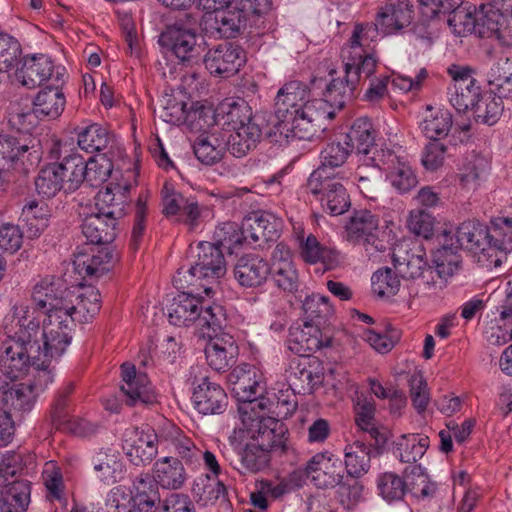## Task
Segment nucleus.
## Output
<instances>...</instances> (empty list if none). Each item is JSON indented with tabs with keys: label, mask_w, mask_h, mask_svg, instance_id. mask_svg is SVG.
Masks as SVG:
<instances>
[{
	"label": "nucleus",
	"mask_w": 512,
	"mask_h": 512,
	"mask_svg": "<svg viewBox=\"0 0 512 512\" xmlns=\"http://www.w3.org/2000/svg\"><path fill=\"white\" fill-rule=\"evenodd\" d=\"M130 494L136 512H155L162 501L159 486L148 473H142L135 478Z\"/></svg>",
	"instance_id": "c756f323"
},
{
	"label": "nucleus",
	"mask_w": 512,
	"mask_h": 512,
	"mask_svg": "<svg viewBox=\"0 0 512 512\" xmlns=\"http://www.w3.org/2000/svg\"><path fill=\"white\" fill-rule=\"evenodd\" d=\"M186 103L169 101V103L163 107L160 118L165 122L174 125L188 124L192 129H203L201 120L207 115V110L204 107L187 110Z\"/></svg>",
	"instance_id": "a19ab883"
},
{
	"label": "nucleus",
	"mask_w": 512,
	"mask_h": 512,
	"mask_svg": "<svg viewBox=\"0 0 512 512\" xmlns=\"http://www.w3.org/2000/svg\"><path fill=\"white\" fill-rule=\"evenodd\" d=\"M489 169V163L484 157L474 155L460 169V184L463 188H477L480 182L486 178Z\"/></svg>",
	"instance_id": "e2e57ef3"
},
{
	"label": "nucleus",
	"mask_w": 512,
	"mask_h": 512,
	"mask_svg": "<svg viewBox=\"0 0 512 512\" xmlns=\"http://www.w3.org/2000/svg\"><path fill=\"white\" fill-rule=\"evenodd\" d=\"M107 151L89 158L85 162V181L92 187H97L108 180L113 171V162Z\"/></svg>",
	"instance_id": "13d9d810"
},
{
	"label": "nucleus",
	"mask_w": 512,
	"mask_h": 512,
	"mask_svg": "<svg viewBox=\"0 0 512 512\" xmlns=\"http://www.w3.org/2000/svg\"><path fill=\"white\" fill-rule=\"evenodd\" d=\"M222 331L209 337L210 341L205 348L208 365L218 372H224L235 363L238 347L232 336L221 335Z\"/></svg>",
	"instance_id": "bb28decb"
},
{
	"label": "nucleus",
	"mask_w": 512,
	"mask_h": 512,
	"mask_svg": "<svg viewBox=\"0 0 512 512\" xmlns=\"http://www.w3.org/2000/svg\"><path fill=\"white\" fill-rule=\"evenodd\" d=\"M74 297L65 285L64 281L55 278H45L38 282L32 292V300L35 306L50 313L55 310H65L68 299Z\"/></svg>",
	"instance_id": "6ab92c4d"
},
{
	"label": "nucleus",
	"mask_w": 512,
	"mask_h": 512,
	"mask_svg": "<svg viewBox=\"0 0 512 512\" xmlns=\"http://www.w3.org/2000/svg\"><path fill=\"white\" fill-rule=\"evenodd\" d=\"M130 185L110 183L100 190L95 197V209L101 213L120 220L126 214L129 203Z\"/></svg>",
	"instance_id": "a878e982"
},
{
	"label": "nucleus",
	"mask_w": 512,
	"mask_h": 512,
	"mask_svg": "<svg viewBox=\"0 0 512 512\" xmlns=\"http://www.w3.org/2000/svg\"><path fill=\"white\" fill-rule=\"evenodd\" d=\"M307 191L320 202L322 209L332 216L342 215L351 206L346 188L342 183L316 169L308 178Z\"/></svg>",
	"instance_id": "1a4fd4ad"
},
{
	"label": "nucleus",
	"mask_w": 512,
	"mask_h": 512,
	"mask_svg": "<svg viewBox=\"0 0 512 512\" xmlns=\"http://www.w3.org/2000/svg\"><path fill=\"white\" fill-rule=\"evenodd\" d=\"M92 464L97 479L108 485L115 483L123 470L121 454L113 447L100 448L93 455Z\"/></svg>",
	"instance_id": "f704fd0d"
},
{
	"label": "nucleus",
	"mask_w": 512,
	"mask_h": 512,
	"mask_svg": "<svg viewBox=\"0 0 512 512\" xmlns=\"http://www.w3.org/2000/svg\"><path fill=\"white\" fill-rule=\"evenodd\" d=\"M198 287L180 291L168 305L169 322L175 326L196 325L204 337L214 336L226 325V314L222 306L211 303L195 293Z\"/></svg>",
	"instance_id": "f03ea898"
},
{
	"label": "nucleus",
	"mask_w": 512,
	"mask_h": 512,
	"mask_svg": "<svg viewBox=\"0 0 512 512\" xmlns=\"http://www.w3.org/2000/svg\"><path fill=\"white\" fill-rule=\"evenodd\" d=\"M194 408L203 415H219L228 406V396L222 386L203 377L195 384L192 394Z\"/></svg>",
	"instance_id": "a211bd4d"
},
{
	"label": "nucleus",
	"mask_w": 512,
	"mask_h": 512,
	"mask_svg": "<svg viewBox=\"0 0 512 512\" xmlns=\"http://www.w3.org/2000/svg\"><path fill=\"white\" fill-rule=\"evenodd\" d=\"M247 17L244 12L237 7H227L208 16L207 22H211L210 28L215 31L219 37L235 38L240 29L245 26Z\"/></svg>",
	"instance_id": "c9c22d12"
},
{
	"label": "nucleus",
	"mask_w": 512,
	"mask_h": 512,
	"mask_svg": "<svg viewBox=\"0 0 512 512\" xmlns=\"http://www.w3.org/2000/svg\"><path fill=\"white\" fill-rule=\"evenodd\" d=\"M286 373L289 387L302 395L313 393L324 380L323 368L316 358H293L289 362Z\"/></svg>",
	"instance_id": "4468645a"
},
{
	"label": "nucleus",
	"mask_w": 512,
	"mask_h": 512,
	"mask_svg": "<svg viewBox=\"0 0 512 512\" xmlns=\"http://www.w3.org/2000/svg\"><path fill=\"white\" fill-rule=\"evenodd\" d=\"M214 120L216 124L229 130L245 127L246 123L256 122L252 116L251 107L244 100L222 103L216 110Z\"/></svg>",
	"instance_id": "4c0bfd02"
},
{
	"label": "nucleus",
	"mask_w": 512,
	"mask_h": 512,
	"mask_svg": "<svg viewBox=\"0 0 512 512\" xmlns=\"http://www.w3.org/2000/svg\"><path fill=\"white\" fill-rule=\"evenodd\" d=\"M503 97L499 94L498 96H481L472 110L476 122L490 126L494 125L500 119L504 109Z\"/></svg>",
	"instance_id": "0e129e2a"
},
{
	"label": "nucleus",
	"mask_w": 512,
	"mask_h": 512,
	"mask_svg": "<svg viewBox=\"0 0 512 512\" xmlns=\"http://www.w3.org/2000/svg\"><path fill=\"white\" fill-rule=\"evenodd\" d=\"M487 78L495 94L508 96L512 93V59H498L488 72Z\"/></svg>",
	"instance_id": "5fc2aeb1"
},
{
	"label": "nucleus",
	"mask_w": 512,
	"mask_h": 512,
	"mask_svg": "<svg viewBox=\"0 0 512 512\" xmlns=\"http://www.w3.org/2000/svg\"><path fill=\"white\" fill-rule=\"evenodd\" d=\"M379 219L371 211L358 210L346 224L348 240L362 245L369 257L372 251H384L387 243L378 237Z\"/></svg>",
	"instance_id": "f8f14e48"
},
{
	"label": "nucleus",
	"mask_w": 512,
	"mask_h": 512,
	"mask_svg": "<svg viewBox=\"0 0 512 512\" xmlns=\"http://www.w3.org/2000/svg\"><path fill=\"white\" fill-rule=\"evenodd\" d=\"M241 418L251 442L269 452L286 451L288 429L283 422L260 411L243 412Z\"/></svg>",
	"instance_id": "6e6552de"
},
{
	"label": "nucleus",
	"mask_w": 512,
	"mask_h": 512,
	"mask_svg": "<svg viewBox=\"0 0 512 512\" xmlns=\"http://www.w3.org/2000/svg\"><path fill=\"white\" fill-rule=\"evenodd\" d=\"M408 482L395 473L382 474L377 481L380 495L387 501L400 500L409 489L416 497H429L435 492V485L429 481L421 465H410L404 470Z\"/></svg>",
	"instance_id": "423d86ee"
},
{
	"label": "nucleus",
	"mask_w": 512,
	"mask_h": 512,
	"mask_svg": "<svg viewBox=\"0 0 512 512\" xmlns=\"http://www.w3.org/2000/svg\"><path fill=\"white\" fill-rule=\"evenodd\" d=\"M310 100L308 85L299 80L286 82L275 97V115L277 119L290 118L295 112H300Z\"/></svg>",
	"instance_id": "412c9836"
},
{
	"label": "nucleus",
	"mask_w": 512,
	"mask_h": 512,
	"mask_svg": "<svg viewBox=\"0 0 512 512\" xmlns=\"http://www.w3.org/2000/svg\"><path fill=\"white\" fill-rule=\"evenodd\" d=\"M428 447V436L406 434L398 439L394 453L401 462L416 465L415 463L423 457Z\"/></svg>",
	"instance_id": "49530a36"
},
{
	"label": "nucleus",
	"mask_w": 512,
	"mask_h": 512,
	"mask_svg": "<svg viewBox=\"0 0 512 512\" xmlns=\"http://www.w3.org/2000/svg\"><path fill=\"white\" fill-rule=\"evenodd\" d=\"M47 158L54 161L65 185V193L76 191L85 181V160L71 143L54 140L47 150Z\"/></svg>",
	"instance_id": "9d476101"
},
{
	"label": "nucleus",
	"mask_w": 512,
	"mask_h": 512,
	"mask_svg": "<svg viewBox=\"0 0 512 512\" xmlns=\"http://www.w3.org/2000/svg\"><path fill=\"white\" fill-rule=\"evenodd\" d=\"M232 131L225 144L227 150L237 158H242L254 150L262 138V129L256 122L246 123L245 127Z\"/></svg>",
	"instance_id": "e433bc0d"
},
{
	"label": "nucleus",
	"mask_w": 512,
	"mask_h": 512,
	"mask_svg": "<svg viewBox=\"0 0 512 512\" xmlns=\"http://www.w3.org/2000/svg\"><path fill=\"white\" fill-rule=\"evenodd\" d=\"M343 57L347 59L345 63V73L355 74L357 83L361 76L365 78L371 77L376 69L378 60L375 58L374 52L371 53H346Z\"/></svg>",
	"instance_id": "774afa93"
},
{
	"label": "nucleus",
	"mask_w": 512,
	"mask_h": 512,
	"mask_svg": "<svg viewBox=\"0 0 512 512\" xmlns=\"http://www.w3.org/2000/svg\"><path fill=\"white\" fill-rule=\"evenodd\" d=\"M296 393L290 387L281 389L272 398L261 397L251 402V411H260L266 416H274V418L286 419L290 417L297 409L298 402Z\"/></svg>",
	"instance_id": "cd10ccee"
},
{
	"label": "nucleus",
	"mask_w": 512,
	"mask_h": 512,
	"mask_svg": "<svg viewBox=\"0 0 512 512\" xmlns=\"http://www.w3.org/2000/svg\"><path fill=\"white\" fill-rule=\"evenodd\" d=\"M81 230L90 243L108 246L119 233V220L96 210L83 219Z\"/></svg>",
	"instance_id": "4be33fe9"
},
{
	"label": "nucleus",
	"mask_w": 512,
	"mask_h": 512,
	"mask_svg": "<svg viewBox=\"0 0 512 512\" xmlns=\"http://www.w3.org/2000/svg\"><path fill=\"white\" fill-rule=\"evenodd\" d=\"M488 235L487 225L468 220L461 223L453 234L449 233L448 240L454 243V247L468 250L481 267L492 269L501 265L502 257L494 254L495 248H491Z\"/></svg>",
	"instance_id": "20e7f679"
},
{
	"label": "nucleus",
	"mask_w": 512,
	"mask_h": 512,
	"mask_svg": "<svg viewBox=\"0 0 512 512\" xmlns=\"http://www.w3.org/2000/svg\"><path fill=\"white\" fill-rule=\"evenodd\" d=\"M226 149L225 140L220 139L215 133L199 135L193 145L196 158L208 166L218 163Z\"/></svg>",
	"instance_id": "a18cd8bd"
},
{
	"label": "nucleus",
	"mask_w": 512,
	"mask_h": 512,
	"mask_svg": "<svg viewBox=\"0 0 512 512\" xmlns=\"http://www.w3.org/2000/svg\"><path fill=\"white\" fill-rule=\"evenodd\" d=\"M36 191L46 198L54 197L58 192H65L63 178L60 177L54 161L41 168L35 179Z\"/></svg>",
	"instance_id": "bf43d9fd"
},
{
	"label": "nucleus",
	"mask_w": 512,
	"mask_h": 512,
	"mask_svg": "<svg viewBox=\"0 0 512 512\" xmlns=\"http://www.w3.org/2000/svg\"><path fill=\"white\" fill-rule=\"evenodd\" d=\"M203 62L211 75L229 78L238 73L245 64L246 53L240 45L225 42L209 49Z\"/></svg>",
	"instance_id": "ddd939ff"
},
{
	"label": "nucleus",
	"mask_w": 512,
	"mask_h": 512,
	"mask_svg": "<svg viewBox=\"0 0 512 512\" xmlns=\"http://www.w3.org/2000/svg\"><path fill=\"white\" fill-rule=\"evenodd\" d=\"M457 250L454 243L448 240V233H445L444 243L435 259L439 279L453 276L459 270L461 257L457 254Z\"/></svg>",
	"instance_id": "052dcab7"
},
{
	"label": "nucleus",
	"mask_w": 512,
	"mask_h": 512,
	"mask_svg": "<svg viewBox=\"0 0 512 512\" xmlns=\"http://www.w3.org/2000/svg\"><path fill=\"white\" fill-rule=\"evenodd\" d=\"M261 379V374L254 367L248 366L247 370L238 371L236 380L233 382V391L239 401L246 403V406L241 408L242 413L251 412V402L263 397L264 386Z\"/></svg>",
	"instance_id": "7c9ffc66"
},
{
	"label": "nucleus",
	"mask_w": 512,
	"mask_h": 512,
	"mask_svg": "<svg viewBox=\"0 0 512 512\" xmlns=\"http://www.w3.org/2000/svg\"><path fill=\"white\" fill-rule=\"evenodd\" d=\"M121 376V391L126 396L125 402L127 405H150L157 402L154 387L148 376L145 373L137 372L134 365L123 363L121 365Z\"/></svg>",
	"instance_id": "dca6fc26"
},
{
	"label": "nucleus",
	"mask_w": 512,
	"mask_h": 512,
	"mask_svg": "<svg viewBox=\"0 0 512 512\" xmlns=\"http://www.w3.org/2000/svg\"><path fill=\"white\" fill-rule=\"evenodd\" d=\"M44 378H36L33 383H18L12 392H6L2 399L4 411L12 414L30 412L35 404L37 392L44 390Z\"/></svg>",
	"instance_id": "c85d7f7f"
},
{
	"label": "nucleus",
	"mask_w": 512,
	"mask_h": 512,
	"mask_svg": "<svg viewBox=\"0 0 512 512\" xmlns=\"http://www.w3.org/2000/svg\"><path fill=\"white\" fill-rule=\"evenodd\" d=\"M187 21H176L166 27L161 33L159 42L167 48L184 66H193L202 59L204 49L197 43V35L194 29L195 19L186 15Z\"/></svg>",
	"instance_id": "39448f33"
},
{
	"label": "nucleus",
	"mask_w": 512,
	"mask_h": 512,
	"mask_svg": "<svg viewBox=\"0 0 512 512\" xmlns=\"http://www.w3.org/2000/svg\"><path fill=\"white\" fill-rule=\"evenodd\" d=\"M34 317L39 321L40 326V319ZM72 331L73 329H64L49 334L39 333L40 356L43 360L41 365H46L50 369L51 362L59 359L65 353L72 340Z\"/></svg>",
	"instance_id": "58836bf2"
},
{
	"label": "nucleus",
	"mask_w": 512,
	"mask_h": 512,
	"mask_svg": "<svg viewBox=\"0 0 512 512\" xmlns=\"http://www.w3.org/2000/svg\"><path fill=\"white\" fill-rule=\"evenodd\" d=\"M278 120L282 128L291 134V137L299 140L312 139L319 129L316 122L310 118L305 107L300 112L293 113L290 118Z\"/></svg>",
	"instance_id": "864d4df0"
},
{
	"label": "nucleus",
	"mask_w": 512,
	"mask_h": 512,
	"mask_svg": "<svg viewBox=\"0 0 512 512\" xmlns=\"http://www.w3.org/2000/svg\"><path fill=\"white\" fill-rule=\"evenodd\" d=\"M242 223L247 244L260 240L272 241L279 236L282 229V220L267 211L252 213Z\"/></svg>",
	"instance_id": "5701e85b"
},
{
	"label": "nucleus",
	"mask_w": 512,
	"mask_h": 512,
	"mask_svg": "<svg viewBox=\"0 0 512 512\" xmlns=\"http://www.w3.org/2000/svg\"><path fill=\"white\" fill-rule=\"evenodd\" d=\"M342 134L343 139L349 143L358 155L364 156L371 153V148L375 144L376 130L370 119L366 117L357 118L349 131Z\"/></svg>",
	"instance_id": "ea45409f"
},
{
	"label": "nucleus",
	"mask_w": 512,
	"mask_h": 512,
	"mask_svg": "<svg viewBox=\"0 0 512 512\" xmlns=\"http://www.w3.org/2000/svg\"><path fill=\"white\" fill-rule=\"evenodd\" d=\"M381 30L375 22L357 23L354 25L349 43L342 53H371L374 52L375 42Z\"/></svg>",
	"instance_id": "79ce46f5"
},
{
	"label": "nucleus",
	"mask_w": 512,
	"mask_h": 512,
	"mask_svg": "<svg viewBox=\"0 0 512 512\" xmlns=\"http://www.w3.org/2000/svg\"><path fill=\"white\" fill-rule=\"evenodd\" d=\"M488 229V240L491 242V248H495L494 254L505 258L506 253L512 251V218H494Z\"/></svg>",
	"instance_id": "de8ad7c7"
},
{
	"label": "nucleus",
	"mask_w": 512,
	"mask_h": 512,
	"mask_svg": "<svg viewBox=\"0 0 512 512\" xmlns=\"http://www.w3.org/2000/svg\"><path fill=\"white\" fill-rule=\"evenodd\" d=\"M65 76V69L55 66L51 58L45 54L26 57L16 72L18 81L29 89L49 81L53 85L62 86Z\"/></svg>",
	"instance_id": "9b49d317"
},
{
	"label": "nucleus",
	"mask_w": 512,
	"mask_h": 512,
	"mask_svg": "<svg viewBox=\"0 0 512 512\" xmlns=\"http://www.w3.org/2000/svg\"><path fill=\"white\" fill-rule=\"evenodd\" d=\"M307 478L318 488H334L349 490V496L356 500L362 491V486L352 479L350 484L344 481V469L338 458L329 451L316 453L306 465Z\"/></svg>",
	"instance_id": "0eeeda50"
},
{
	"label": "nucleus",
	"mask_w": 512,
	"mask_h": 512,
	"mask_svg": "<svg viewBox=\"0 0 512 512\" xmlns=\"http://www.w3.org/2000/svg\"><path fill=\"white\" fill-rule=\"evenodd\" d=\"M167 441L170 451L175 454V458H179L182 461L184 467H196L200 463L202 451L182 431H174L170 434Z\"/></svg>",
	"instance_id": "09e8293b"
},
{
	"label": "nucleus",
	"mask_w": 512,
	"mask_h": 512,
	"mask_svg": "<svg viewBox=\"0 0 512 512\" xmlns=\"http://www.w3.org/2000/svg\"><path fill=\"white\" fill-rule=\"evenodd\" d=\"M65 308L74 318L75 322H90L100 311V292L92 286L84 287L75 297V301L72 300V297L68 299Z\"/></svg>",
	"instance_id": "2f4dec72"
},
{
	"label": "nucleus",
	"mask_w": 512,
	"mask_h": 512,
	"mask_svg": "<svg viewBox=\"0 0 512 512\" xmlns=\"http://www.w3.org/2000/svg\"><path fill=\"white\" fill-rule=\"evenodd\" d=\"M152 480L162 489L180 490L184 487L188 475L179 458L164 456L157 459L152 467Z\"/></svg>",
	"instance_id": "393cba45"
},
{
	"label": "nucleus",
	"mask_w": 512,
	"mask_h": 512,
	"mask_svg": "<svg viewBox=\"0 0 512 512\" xmlns=\"http://www.w3.org/2000/svg\"><path fill=\"white\" fill-rule=\"evenodd\" d=\"M196 260L188 268L181 267L173 277V284L179 290L190 287L203 288L206 296L214 294L210 283L217 282L226 273L224 252L215 244L200 242Z\"/></svg>",
	"instance_id": "7ed1b4c3"
},
{
	"label": "nucleus",
	"mask_w": 512,
	"mask_h": 512,
	"mask_svg": "<svg viewBox=\"0 0 512 512\" xmlns=\"http://www.w3.org/2000/svg\"><path fill=\"white\" fill-rule=\"evenodd\" d=\"M245 243L243 225L238 226L235 222H224L218 225L213 233V242L222 251L233 253V250Z\"/></svg>",
	"instance_id": "4d7b16f0"
},
{
	"label": "nucleus",
	"mask_w": 512,
	"mask_h": 512,
	"mask_svg": "<svg viewBox=\"0 0 512 512\" xmlns=\"http://www.w3.org/2000/svg\"><path fill=\"white\" fill-rule=\"evenodd\" d=\"M34 313L24 306L15 307L14 314L18 317L19 328L13 337L3 343L0 371L21 378L32 366L37 371L34 378H44L45 385L53 381V374L46 365H41L43 360L40 356L39 321Z\"/></svg>",
	"instance_id": "f257e3e1"
},
{
	"label": "nucleus",
	"mask_w": 512,
	"mask_h": 512,
	"mask_svg": "<svg viewBox=\"0 0 512 512\" xmlns=\"http://www.w3.org/2000/svg\"><path fill=\"white\" fill-rule=\"evenodd\" d=\"M287 348L299 357H309V355L322 347L331 345V338L323 336L321 329L317 325L305 322L301 325H292L289 329L286 341Z\"/></svg>",
	"instance_id": "f3484780"
},
{
	"label": "nucleus",
	"mask_w": 512,
	"mask_h": 512,
	"mask_svg": "<svg viewBox=\"0 0 512 512\" xmlns=\"http://www.w3.org/2000/svg\"><path fill=\"white\" fill-rule=\"evenodd\" d=\"M352 152L353 149L343 139V134L341 133L335 139L328 142L321 150V165L317 169H323L324 175H328L327 169L342 166Z\"/></svg>",
	"instance_id": "8fccbe9b"
},
{
	"label": "nucleus",
	"mask_w": 512,
	"mask_h": 512,
	"mask_svg": "<svg viewBox=\"0 0 512 512\" xmlns=\"http://www.w3.org/2000/svg\"><path fill=\"white\" fill-rule=\"evenodd\" d=\"M452 127V115L447 110H437L426 117L420 128L424 135L430 140H440L446 137Z\"/></svg>",
	"instance_id": "338daca9"
},
{
	"label": "nucleus",
	"mask_w": 512,
	"mask_h": 512,
	"mask_svg": "<svg viewBox=\"0 0 512 512\" xmlns=\"http://www.w3.org/2000/svg\"><path fill=\"white\" fill-rule=\"evenodd\" d=\"M270 273L269 262L258 254H245L234 266V277L239 285L245 288L262 286Z\"/></svg>",
	"instance_id": "b1692460"
},
{
	"label": "nucleus",
	"mask_w": 512,
	"mask_h": 512,
	"mask_svg": "<svg viewBox=\"0 0 512 512\" xmlns=\"http://www.w3.org/2000/svg\"><path fill=\"white\" fill-rule=\"evenodd\" d=\"M117 261V256L110 246H97L89 251L78 252L74 265L79 274L90 278H100L111 270Z\"/></svg>",
	"instance_id": "aec40b11"
},
{
	"label": "nucleus",
	"mask_w": 512,
	"mask_h": 512,
	"mask_svg": "<svg viewBox=\"0 0 512 512\" xmlns=\"http://www.w3.org/2000/svg\"><path fill=\"white\" fill-rule=\"evenodd\" d=\"M448 96L451 105L459 113L473 110L482 96L481 86L478 81L467 85H457L449 87Z\"/></svg>",
	"instance_id": "6e6d98bb"
},
{
	"label": "nucleus",
	"mask_w": 512,
	"mask_h": 512,
	"mask_svg": "<svg viewBox=\"0 0 512 512\" xmlns=\"http://www.w3.org/2000/svg\"><path fill=\"white\" fill-rule=\"evenodd\" d=\"M357 86V77L355 74H346L343 78H334L327 85L323 96L327 101L332 102L338 110L344 108L345 104L354 96V90Z\"/></svg>",
	"instance_id": "603ef678"
},
{
	"label": "nucleus",
	"mask_w": 512,
	"mask_h": 512,
	"mask_svg": "<svg viewBox=\"0 0 512 512\" xmlns=\"http://www.w3.org/2000/svg\"><path fill=\"white\" fill-rule=\"evenodd\" d=\"M344 463L348 476L358 478L365 474L370 467V447L361 441L347 445Z\"/></svg>",
	"instance_id": "3c124183"
},
{
	"label": "nucleus",
	"mask_w": 512,
	"mask_h": 512,
	"mask_svg": "<svg viewBox=\"0 0 512 512\" xmlns=\"http://www.w3.org/2000/svg\"><path fill=\"white\" fill-rule=\"evenodd\" d=\"M413 15L409 0H386L377 8L374 22L383 35H395L411 25Z\"/></svg>",
	"instance_id": "2eb2a0df"
},
{
	"label": "nucleus",
	"mask_w": 512,
	"mask_h": 512,
	"mask_svg": "<svg viewBox=\"0 0 512 512\" xmlns=\"http://www.w3.org/2000/svg\"><path fill=\"white\" fill-rule=\"evenodd\" d=\"M457 250L454 243L448 240V233H445L444 243L435 259L439 279L453 276L459 270L461 257L457 254Z\"/></svg>",
	"instance_id": "680f3d73"
},
{
	"label": "nucleus",
	"mask_w": 512,
	"mask_h": 512,
	"mask_svg": "<svg viewBox=\"0 0 512 512\" xmlns=\"http://www.w3.org/2000/svg\"><path fill=\"white\" fill-rule=\"evenodd\" d=\"M241 474H256L269 468L271 452L260 447L257 443L248 442L238 452Z\"/></svg>",
	"instance_id": "c03bdc74"
},
{
	"label": "nucleus",
	"mask_w": 512,
	"mask_h": 512,
	"mask_svg": "<svg viewBox=\"0 0 512 512\" xmlns=\"http://www.w3.org/2000/svg\"><path fill=\"white\" fill-rule=\"evenodd\" d=\"M158 453V436L155 431L147 427L135 443L127 450L126 455L130 462L136 466L150 464Z\"/></svg>",
	"instance_id": "37998d69"
},
{
	"label": "nucleus",
	"mask_w": 512,
	"mask_h": 512,
	"mask_svg": "<svg viewBox=\"0 0 512 512\" xmlns=\"http://www.w3.org/2000/svg\"><path fill=\"white\" fill-rule=\"evenodd\" d=\"M29 150L30 147L20 143L16 137L0 134V169L13 168Z\"/></svg>",
	"instance_id": "69168bd1"
},
{
	"label": "nucleus",
	"mask_w": 512,
	"mask_h": 512,
	"mask_svg": "<svg viewBox=\"0 0 512 512\" xmlns=\"http://www.w3.org/2000/svg\"><path fill=\"white\" fill-rule=\"evenodd\" d=\"M66 98L61 86L49 85L36 95L33 101V114L39 119H56L64 111Z\"/></svg>",
	"instance_id": "72a5a7b5"
},
{
	"label": "nucleus",
	"mask_w": 512,
	"mask_h": 512,
	"mask_svg": "<svg viewBox=\"0 0 512 512\" xmlns=\"http://www.w3.org/2000/svg\"><path fill=\"white\" fill-rule=\"evenodd\" d=\"M74 133L77 136L78 147L87 153H99L111 149L115 137L106 128L98 123L76 127Z\"/></svg>",
	"instance_id": "473e14b6"
}]
</instances>
